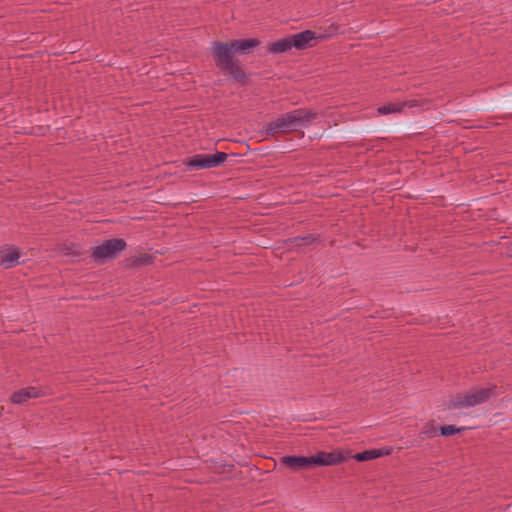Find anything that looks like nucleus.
Returning a JSON list of instances; mask_svg holds the SVG:
<instances>
[{"label":"nucleus","mask_w":512,"mask_h":512,"mask_svg":"<svg viewBox=\"0 0 512 512\" xmlns=\"http://www.w3.org/2000/svg\"><path fill=\"white\" fill-rule=\"evenodd\" d=\"M318 113L311 108H298L279 115L274 121L266 125V135H286L297 131L299 128L309 127Z\"/></svg>","instance_id":"obj_3"},{"label":"nucleus","mask_w":512,"mask_h":512,"mask_svg":"<svg viewBox=\"0 0 512 512\" xmlns=\"http://www.w3.org/2000/svg\"><path fill=\"white\" fill-rule=\"evenodd\" d=\"M60 250L65 256L81 257L83 255L82 247L77 243L64 244Z\"/></svg>","instance_id":"obj_17"},{"label":"nucleus","mask_w":512,"mask_h":512,"mask_svg":"<svg viewBox=\"0 0 512 512\" xmlns=\"http://www.w3.org/2000/svg\"><path fill=\"white\" fill-rule=\"evenodd\" d=\"M205 463H214V466H207V469L214 474H225L232 473L235 470V465L233 463H219L215 459L205 460Z\"/></svg>","instance_id":"obj_15"},{"label":"nucleus","mask_w":512,"mask_h":512,"mask_svg":"<svg viewBox=\"0 0 512 512\" xmlns=\"http://www.w3.org/2000/svg\"><path fill=\"white\" fill-rule=\"evenodd\" d=\"M471 393L468 391L466 394L457 393L456 396L448 403V408H462L473 407Z\"/></svg>","instance_id":"obj_14"},{"label":"nucleus","mask_w":512,"mask_h":512,"mask_svg":"<svg viewBox=\"0 0 512 512\" xmlns=\"http://www.w3.org/2000/svg\"><path fill=\"white\" fill-rule=\"evenodd\" d=\"M469 391L471 393V399L474 406L486 403L490 400L491 397H497L498 395L496 385H492L491 387L487 388L472 387Z\"/></svg>","instance_id":"obj_10"},{"label":"nucleus","mask_w":512,"mask_h":512,"mask_svg":"<svg viewBox=\"0 0 512 512\" xmlns=\"http://www.w3.org/2000/svg\"><path fill=\"white\" fill-rule=\"evenodd\" d=\"M43 395L44 392L41 389L29 386L13 392L12 395L10 396V401L13 404L22 405L28 402V400L30 399L39 398Z\"/></svg>","instance_id":"obj_9"},{"label":"nucleus","mask_w":512,"mask_h":512,"mask_svg":"<svg viewBox=\"0 0 512 512\" xmlns=\"http://www.w3.org/2000/svg\"><path fill=\"white\" fill-rule=\"evenodd\" d=\"M241 154L217 151L214 154H195L183 160V164L190 170H203L222 165L228 157H238Z\"/></svg>","instance_id":"obj_5"},{"label":"nucleus","mask_w":512,"mask_h":512,"mask_svg":"<svg viewBox=\"0 0 512 512\" xmlns=\"http://www.w3.org/2000/svg\"><path fill=\"white\" fill-rule=\"evenodd\" d=\"M319 235L307 234L305 236H296L287 239L285 242L291 244L293 247L309 246L315 242H319Z\"/></svg>","instance_id":"obj_13"},{"label":"nucleus","mask_w":512,"mask_h":512,"mask_svg":"<svg viewBox=\"0 0 512 512\" xmlns=\"http://www.w3.org/2000/svg\"><path fill=\"white\" fill-rule=\"evenodd\" d=\"M468 427H456L455 425H441L439 426V435L443 437H450L454 436L456 434H459L465 430H467Z\"/></svg>","instance_id":"obj_18"},{"label":"nucleus","mask_w":512,"mask_h":512,"mask_svg":"<svg viewBox=\"0 0 512 512\" xmlns=\"http://www.w3.org/2000/svg\"><path fill=\"white\" fill-rule=\"evenodd\" d=\"M347 461L344 450L336 448L330 452L318 451L313 455H285L280 458V465L293 472L311 470L319 467L340 465Z\"/></svg>","instance_id":"obj_2"},{"label":"nucleus","mask_w":512,"mask_h":512,"mask_svg":"<svg viewBox=\"0 0 512 512\" xmlns=\"http://www.w3.org/2000/svg\"><path fill=\"white\" fill-rule=\"evenodd\" d=\"M261 44L258 38H242L230 41H215L210 47L214 64L220 72L228 75V79L241 86L249 84V76L245 72L237 55H249Z\"/></svg>","instance_id":"obj_1"},{"label":"nucleus","mask_w":512,"mask_h":512,"mask_svg":"<svg viewBox=\"0 0 512 512\" xmlns=\"http://www.w3.org/2000/svg\"><path fill=\"white\" fill-rule=\"evenodd\" d=\"M439 434V427L435 426V420H429L420 432V438H434Z\"/></svg>","instance_id":"obj_16"},{"label":"nucleus","mask_w":512,"mask_h":512,"mask_svg":"<svg viewBox=\"0 0 512 512\" xmlns=\"http://www.w3.org/2000/svg\"><path fill=\"white\" fill-rule=\"evenodd\" d=\"M393 448L392 447H382V448H372V449H366L361 452H357L354 455H350L351 451L344 452V455L347 457V460L349 458L354 459L357 462H366L374 459H378L381 457L388 456L392 453Z\"/></svg>","instance_id":"obj_7"},{"label":"nucleus","mask_w":512,"mask_h":512,"mask_svg":"<svg viewBox=\"0 0 512 512\" xmlns=\"http://www.w3.org/2000/svg\"><path fill=\"white\" fill-rule=\"evenodd\" d=\"M156 256L151 254H139L135 256H130L128 258L123 259L120 262L122 268L128 269H137L141 267H146L153 265L155 262Z\"/></svg>","instance_id":"obj_8"},{"label":"nucleus","mask_w":512,"mask_h":512,"mask_svg":"<svg viewBox=\"0 0 512 512\" xmlns=\"http://www.w3.org/2000/svg\"><path fill=\"white\" fill-rule=\"evenodd\" d=\"M326 37V34L317 35L316 32L309 29L289 35L292 49L294 48L298 51L312 48L317 44L318 40L325 39Z\"/></svg>","instance_id":"obj_6"},{"label":"nucleus","mask_w":512,"mask_h":512,"mask_svg":"<svg viewBox=\"0 0 512 512\" xmlns=\"http://www.w3.org/2000/svg\"><path fill=\"white\" fill-rule=\"evenodd\" d=\"M403 109V105L401 103H387L385 105L380 106L377 111L381 115H388L391 113L400 112Z\"/></svg>","instance_id":"obj_19"},{"label":"nucleus","mask_w":512,"mask_h":512,"mask_svg":"<svg viewBox=\"0 0 512 512\" xmlns=\"http://www.w3.org/2000/svg\"><path fill=\"white\" fill-rule=\"evenodd\" d=\"M126 248L127 243L123 238H111L93 247L90 257L94 263L103 265L116 259Z\"/></svg>","instance_id":"obj_4"},{"label":"nucleus","mask_w":512,"mask_h":512,"mask_svg":"<svg viewBox=\"0 0 512 512\" xmlns=\"http://www.w3.org/2000/svg\"><path fill=\"white\" fill-rule=\"evenodd\" d=\"M291 49H292L291 41H290L289 35H287V36H285L281 39H278L276 41L268 42L266 52L270 53V54L278 55V54H283V53L289 52V51H291Z\"/></svg>","instance_id":"obj_11"},{"label":"nucleus","mask_w":512,"mask_h":512,"mask_svg":"<svg viewBox=\"0 0 512 512\" xmlns=\"http://www.w3.org/2000/svg\"><path fill=\"white\" fill-rule=\"evenodd\" d=\"M20 256L21 253L18 248L14 246L10 247L8 248L6 253H2V255L0 256V265L3 266L5 269L15 267L18 264H20Z\"/></svg>","instance_id":"obj_12"},{"label":"nucleus","mask_w":512,"mask_h":512,"mask_svg":"<svg viewBox=\"0 0 512 512\" xmlns=\"http://www.w3.org/2000/svg\"><path fill=\"white\" fill-rule=\"evenodd\" d=\"M208 466H214V463H207Z\"/></svg>","instance_id":"obj_21"},{"label":"nucleus","mask_w":512,"mask_h":512,"mask_svg":"<svg viewBox=\"0 0 512 512\" xmlns=\"http://www.w3.org/2000/svg\"><path fill=\"white\" fill-rule=\"evenodd\" d=\"M401 105H403V108L404 107L413 108V107L421 106L422 104L418 100L412 99V100H406V101L402 102Z\"/></svg>","instance_id":"obj_20"}]
</instances>
